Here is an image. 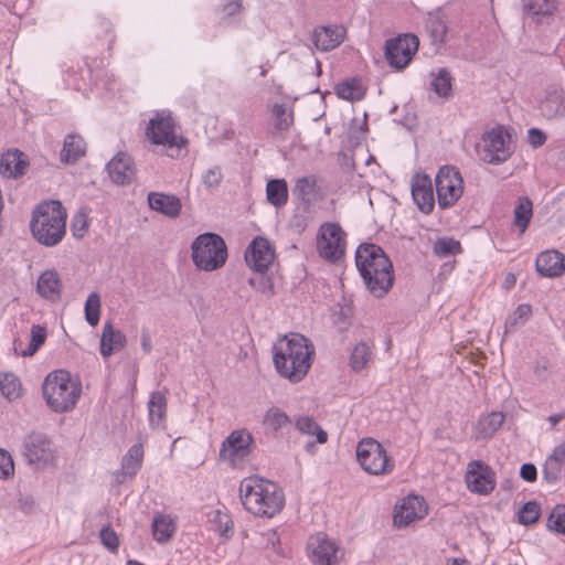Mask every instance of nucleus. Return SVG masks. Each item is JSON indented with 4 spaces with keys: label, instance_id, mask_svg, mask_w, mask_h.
<instances>
[{
    "label": "nucleus",
    "instance_id": "obj_44",
    "mask_svg": "<svg viewBox=\"0 0 565 565\" xmlns=\"http://www.w3.org/2000/svg\"><path fill=\"white\" fill-rule=\"evenodd\" d=\"M1 394L9 401H14L20 396L21 383L18 376L12 373H4L0 376Z\"/></svg>",
    "mask_w": 565,
    "mask_h": 565
},
{
    "label": "nucleus",
    "instance_id": "obj_26",
    "mask_svg": "<svg viewBox=\"0 0 565 565\" xmlns=\"http://www.w3.org/2000/svg\"><path fill=\"white\" fill-rule=\"evenodd\" d=\"M126 345V335L115 330L110 321L105 322L100 337V353L109 358L113 353L122 350Z\"/></svg>",
    "mask_w": 565,
    "mask_h": 565
},
{
    "label": "nucleus",
    "instance_id": "obj_53",
    "mask_svg": "<svg viewBox=\"0 0 565 565\" xmlns=\"http://www.w3.org/2000/svg\"><path fill=\"white\" fill-rule=\"evenodd\" d=\"M248 284L256 289L259 292L266 294V295H273V284L271 280L268 277L259 276L255 278H249Z\"/></svg>",
    "mask_w": 565,
    "mask_h": 565
},
{
    "label": "nucleus",
    "instance_id": "obj_58",
    "mask_svg": "<svg viewBox=\"0 0 565 565\" xmlns=\"http://www.w3.org/2000/svg\"><path fill=\"white\" fill-rule=\"evenodd\" d=\"M531 312L532 309L530 305H520L513 312V317L510 321L511 326L516 324L518 320H521L522 322L526 321L531 316Z\"/></svg>",
    "mask_w": 565,
    "mask_h": 565
},
{
    "label": "nucleus",
    "instance_id": "obj_10",
    "mask_svg": "<svg viewBox=\"0 0 565 565\" xmlns=\"http://www.w3.org/2000/svg\"><path fill=\"white\" fill-rule=\"evenodd\" d=\"M418 45L419 41L416 35H398L397 38L386 41L385 57L392 67L403 70L412 61L418 50Z\"/></svg>",
    "mask_w": 565,
    "mask_h": 565
},
{
    "label": "nucleus",
    "instance_id": "obj_16",
    "mask_svg": "<svg viewBox=\"0 0 565 565\" xmlns=\"http://www.w3.org/2000/svg\"><path fill=\"white\" fill-rule=\"evenodd\" d=\"M253 444V436L247 430L232 431L222 444L220 457L235 465L237 459L243 460L248 456Z\"/></svg>",
    "mask_w": 565,
    "mask_h": 565
},
{
    "label": "nucleus",
    "instance_id": "obj_55",
    "mask_svg": "<svg viewBox=\"0 0 565 565\" xmlns=\"http://www.w3.org/2000/svg\"><path fill=\"white\" fill-rule=\"evenodd\" d=\"M222 179L223 175L218 166H214L213 168L209 169L202 177L204 185L209 188L218 185Z\"/></svg>",
    "mask_w": 565,
    "mask_h": 565
},
{
    "label": "nucleus",
    "instance_id": "obj_14",
    "mask_svg": "<svg viewBox=\"0 0 565 565\" xmlns=\"http://www.w3.org/2000/svg\"><path fill=\"white\" fill-rule=\"evenodd\" d=\"M245 262L256 273L264 274L275 259V250L265 237H255L245 250Z\"/></svg>",
    "mask_w": 565,
    "mask_h": 565
},
{
    "label": "nucleus",
    "instance_id": "obj_42",
    "mask_svg": "<svg viewBox=\"0 0 565 565\" xmlns=\"http://www.w3.org/2000/svg\"><path fill=\"white\" fill-rule=\"evenodd\" d=\"M290 417L279 407L273 406L265 413L263 424L270 431H278L285 425L290 424Z\"/></svg>",
    "mask_w": 565,
    "mask_h": 565
},
{
    "label": "nucleus",
    "instance_id": "obj_22",
    "mask_svg": "<svg viewBox=\"0 0 565 565\" xmlns=\"http://www.w3.org/2000/svg\"><path fill=\"white\" fill-rule=\"evenodd\" d=\"M107 171L110 179L121 185L130 183L135 175L131 158L125 152H119L108 162Z\"/></svg>",
    "mask_w": 565,
    "mask_h": 565
},
{
    "label": "nucleus",
    "instance_id": "obj_2",
    "mask_svg": "<svg viewBox=\"0 0 565 565\" xmlns=\"http://www.w3.org/2000/svg\"><path fill=\"white\" fill-rule=\"evenodd\" d=\"M274 364L277 372L292 383L300 382L311 365L313 345L299 333L284 335L274 344Z\"/></svg>",
    "mask_w": 565,
    "mask_h": 565
},
{
    "label": "nucleus",
    "instance_id": "obj_24",
    "mask_svg": "<svg viewBox=\"0 0 565 565\" xmlns=\"http://www.w3.org/2000/svg\"><path fill=\"white\" fill-rule=\"evenodd\" d=\"M541 114L553 119L565 114V94L561 87L552 86L546 90L545 98L540 105Z\"/></svg>",
    "mask_w": 565,
    "mask_h": 565
},
{
    "label": "nucleus",
    "instance_id": "obj_3",
    "mask_svg": "<svg viewBox=\"0 0 565 565\" xmlns=\"http://www.w3.org/2000/svg\"><path fill=\"white\" fill-rule=\"evenodd\" d=\"M239 493L245 509L258 516L273 518L285 504V495L278 484L258 477L245 478Z\"/></svg>",
    "mask_w": 565,
    "mask_h": 565
},
{
    "label": "nucleus",
    "instance_id": "obj_49",
    "mask_svg": "<svg viewBox=\"0 0 565 565\" xmlns=\"http://www.w3.org/2000/svg\"><path fill=\"white\" fill-rule=\"evenodd\" d=\"M540 518V505L534 501L526 502L519 512V522L524 525L535 523Z\"/></svg>",
    "mask_w": 565,
    "mask_h": 565
},
{
    "label": "nucleus",
    "instance_id": "obj_51",
    "mask_svg": "<svg viewBox=\"0 0 565 565\" xmlns=\"http://www.w3.org/2000/svg\"><path fill=\"white\" fill-rule=\"evenodd\" d=\"M547 525L557 533L565 534V504H558L553 509Z\"/></svg>",
    "mask_w": 565,
    "mask_h": 565
},
{
    "label": "nucleus",
    "instance_id": "obj_56",
    "mask_svg": "<svg viewBox=\"0 0 565 565\" xmlns=\"http://www.w3.org/2000/svg\"><path fill=\"white\" fill-rule=\"evenodd\" d=\"M99 536H100L102 543L106 547H108L111 551L117 550V547L119 545V541H118L117 534L115 533L114 530H111L110 527H103L100 530Z\"/></svg>",
    "mask_w": 565,
    "mask_h": 565
},
{
    "label": "nucleus",
    "instance_id": "obj_48",
    "mask_svg": "<svg viewBox=\"0 0 565 565\" xmlns=\"http://www.w3.org/2000/svg\"><path fill=\"white\" fill-rule=\"evenodd\" d=\"M434 252L440 257L456 255L461 252V245L454 238H440L434 245Z\"/></svg>",
    "mask_w": 565,
    "mask_h": 565
},
{
    "label": "nucleus",
    "instance_id": "obj_60",
    "mask_svg": "<svg viewBox=\"0 0 565 565\" xmlns=\"http://www.w3.org/2000/svg\"><path fill=\"white\" fill-rule=\"evenodd\" d=\"M242 2L239 0H235V1H232V2H227L225 6H224V11L228 14V15H233V14H236V13H239L242 11Z\"/></svg>",
    "mask_w": 565,
    "mask_h": 565
},
{
    "label": "nucleus",
    "instance_id": "obj_21",
    "mask_svg": "<svg viewBox=\"0 0 565 565\" xmlns=\"http://www.w3.org/2000/svg\"><path fill=\"white\" fill-rule=\"evenodd\" d=\"M535 268L542 277H559L565 273V256L554 249L542 252L536 257Z\"/></svg>",
    "mask_w": 565,
    "mask_h": 565
},
{
    "label": "nucleus",
    "instance_id": "obj_25",
    "mask_svg": "<svg viewBox=\"0 0 565 565\" xmlns=\"http://www.w3.org/2000/svg\"><path fill=\"white\" fill-rule=\"evenodd\" d=\"M149 206L168 217H177L181 212V201L173 194L150 192L148 194Z\"/></svg>",
    "mask_w": 565,
    "mask_h": 565
},
{
    "label": "nucleus",
    "instance_id": "obj_8",
    "mask_svg": "<svg viewBox=\"0 0 565 565\" xmlns=\"http://www.w3.org/2000/svg\"><path fill=\"white\" fill-rule=\"evenodd\" d=\"M435 185L438 206L446 210L455 205L463 192V181L459 170L452 166L441 167L436 177Z\"/></svg>",
    "mask_w": 565,
    "mask_h": 565
},
{
    "label": "nucleus",
    "instance_id": "obj_39",
    "mask_svg": "<svg viewBox=\"0 0 565 565\" xmlns=\"http://www.w3.org/2000/svg\"><path fill=\"white\" fill-rule=\"evenodd\" d=\"M431 89L439 96L447 98L451 95L452 77L446 68H439L436 74L431 73Z\"/></svg>",
    "mask_w": 565,
    "mask_h": 565
},
{
    "label": "nucleus",
    "instance_id": "obj_36",
    "mask_svg": "<svg viewBox=\"0 0 565 565\" xmlns=\"http://www.w3.org/2000/svg\"><path fill=\"white\" fill-rule=\"evenodd\" d=\"M372 354L371 347L366 342L361 341L356 343L351 351L349 361V365L352 371L360 372L365 369L372 359Z\"/></svg>",
    "mask_w": 565,
    "mask_h": 565
},
{
    "label": "nucleus",
    "instance_id": "obj_62",
    "mask_svg": "<svg viewBox=\"0 0 565 565\" xmlns=\"http://www.w3.org/2000/svg\"><path fill=\"white\" fill-rule=\"evenodd\" d=\"M565 417V414H555L551 415L547 419L551 423L552 426L557 425L563 418Z\"/></svg>",
    "mask_w": 565,
    "mask_h": 565
},
{
    "label": "nucleus",
    "instance_id": "obj_11",
    "mask_svg": "<svg viewBox=\"0 0 565 565\" xmlns=\"http://www.w3.org/2000/svg\"><path fill=\"white\" fill-rule=\"evenodd\" d=\"M22 455L29 465L45 467L54 459L52 441L45 434L32 431L24 438Z\"/></svg>",
    "mask_w": 565,
    "mask_h": 565
},
{
    "label": "nucleus",
    "instance_id": "obj_57",
    "mask_svg": "<svg viewBox=\"0 0 565 565\" xmlns=\"http://www.w3.org/2000/svg\"><path fill=\"white\" fill-rule=\"evenodd\" d=\"M529 143L534 147H541L546 141V135L539 128H531L527 132Z\"/></svg>",
    "mask_w": 565,
    "mask_h": 565
},
{
    "label": "nucleus",
    "instance_id": "obj_50",
    "mask_svg": "<svg viewBox=\"0 0 565 565\" xmlns=\"http://www.w3.org/2000/svg\"><path fill=\"white\" fill-rule=\"evenodd\" d=\"M527 12L532 15H547L555 9V0H529Z\"/></svg>",
    "mask_w": 565,
    "mask_h": 565
},
{
    "label": "nucleus",
    "instance_id": "obj_4",
    "mask_svg": "<svg viewBox=\"0 0 565 565\" xmlns=\"http://www.w3.org/2000/svg\"><path fill=\"white\" fill-rule=\"evenodd\" d=\"M66 209L60 201H44L32 211L30 230L38 243L53 247L60 244L66 234Z\"/></svg>",
    "mask_w": 565,
    "mask_h": 565
},
{
    "label": "nucleus",
    "instance_id": "obj_7",
    "mask_svg": "<svg viewBox=\"0 0 565 565\" xmlns=\"http://www.w3.org/2000/svg\"><path fill=\"white\" fill-rule=\"evenodd\" d=\"M356 459L365 472L374 476L388 475L395 468L394 461L387 456L384 447L373 438L359 441Z\"/></svg>",
    "mask_w": 565,
    "mask_h": 565
},
{
    "label": "nucleus",
    "instance_id": "obj_47",
    "mask_svg": "<svg viewBox=\"0 0 565 565\" xmlns=\"http://www.w3.org/2000/svg\"><path fill=\"white\" fill-rule=\"evenodd\" d=\"M99 316H100V298L97 292H92L87 297V300L85 302V318L86 321L92 326L95 327L99 322Z\"/></svg>",
    "mask_w": 565,
    "mask_h": 565
},
{
    "label": "nucleus",
    "instance_id": "obj_54",
    "mask_svg": "<svg viewBox=\"0 0 565 565\" xmlns=\"http://www.w3.org/2000/svg\"><path fill=\"white\" fill-rule=\"evenodd\" d=\"M14 471V465L10 454L0 448V478H8Z\"/></svg>",
    "mask_w": 565,
    "mask_h": 565
},
{
    "label": "nucleus",
    "instance_id": "obj_61",
    "mask_svg": "<svg viewBox=\"0 0 565 565\" xmlns=\"http://www.w3.org/2000/svg\"><path fill=\"white\" fill-rule=\"evenodd\" d=\"M141 347L146 353L151 351V341L147 331H142L141 333Z\"/></svg>",
    "mask_w": 565,
    "mask_h": 565
},
{
    "label": "nucleus",
    "instance_id": "obj_27",
    "mask_svg": "<svg viewBox=\"0 0 565 565\" xmlns=\"http://www.w3.org/2000/svg\"><path fill=\"white\" fill-rule=\"evenodd\" d=\"M344 30L339 26H319L313 31L312 41L318 50L330 51L341 44Z\"/></svg>",
    "mask_w": 565,
    "mask_h": 565
},
{
    "label": "nucleus",
    "instance_id": "obj_29",
    "mask_svg": "<svg viewBox=\"0 0 565 565\" xmlns=\"http://www.w3.org/2000/svg\"><path fill=\"white\" fill-rule=\"evenodd\" d=\"M565 463V445H558L546 458L543 467V477L547 482H556L561 479Z\"/></svg>",
    "mask_w": 565,
    "mask_h": 565
},
{
    "label": "nucleus",
    "instance_id": "obj_13",
    "mask_svg": "<svg viewBox=\"0 0 565 565\" xmlns=\"http://www.w3.org/2000/svg\"><path fill=\"white\" fill-rule=\"evenodd\" d=\"M483 150L481 159L490 164H500L511 156L510 146L507 145L503 130L497 127L487 131L482 136Z\"/></svg>",
    "mask_w": 565,
    "mask_h": 565
},
{
    "label": "nucleus",
    "instance_id": "obj_9",
    "mask_svg": "<svg viewBox=\"0 0 565 565\" xmlns=\"http://www.w3.org/2000/svg\"><path fill=\"white\" fill-rule=\"evenodd\" d=\"M344 232L339 224L324 223L320 226L317 237L319 255L331 263L340 260L344 255Z\"/></svg>",
    "mask_w": 565,
    "mask_h": 565
},
{
    "label": "nucleus",
    "instance_id": "obj_34",
    "mask_svg": "<svg viewBox=\"0 0 565 565\" xmlns=\"http://www.w3.org/2000/svg\"><path fill=\"white\" fill-rule=\"evenodd\" d=\"M267 200L276 207L285 205L288 201V185L285 179H273L266 186Z\"/></svg>",
    "mask_w": 565,
    "mask_h": 565
},
{
    "label": "nucleus",
    "instance_id": "obj_18",
    "mask_svg": "<svg viewBox=\"0 0 565 565\" xmlns=\"http://www.w3.org/2000/svg\"><path fill=\"white\" fill-rule=\"evenodd\" d=\"M412 196L418 209L429 214L435 206L431 180L427 174L416 173L412 178Z\"/></svg>",
    "mask_w": 565,
    "mask_h": 565
},
{
    "label": "nucleus",
    "instance_id": "obj_45",
    "mask_svg": "<svg viewBox=\"0 0 565 565\" xmlns=\"http://www.w3.org/2000/svg\"><path fill=\"white\" fill-rule=\"evenodd\" d=\"M273 116L275 119V128L279 131L288 130L294 124V113L282 104L273 106Z\"/></svg>",
    "mask_w": 565,
    "mask_h": 565
},
{
    "label": "nucleus",
    "instance_id": "obj_52",
    "mask_svg": "<svg viewBox=\"0 0 565 565\" xmlns=\"http://www.w3.org/2000/svg\"><path fill=\"white\" fill-rule=\"evenodd\" d=\"M71 228H72L73 235L76 238H82L87 231L86 215L83 213L75 214L72 220Z\"/></svg>",
    "mask_w": 565,
    "mask_h": 565
},
{
    "label": "nucleus",
    "instance_id": "obj_63",
    "mask_svg": "<svg viewBox=\"0 0 565 565\" xmlns=\"http://www.w3.org/2000/svg\"><path fill=\"white\" fill-rule=\"evenodd\" d=\"M450 565H463L462 561L459 558H452Z\"/></svg>",
    "mask_w": 565,
    "mask_h": 565
},
{
    "label": "nucleus",
    "instance_id": "obj_43",
    "mask_svg": "<svg viewBox=\"0 0 565 565\" xmlns=\"http://www.w3.org/2000/svg\"><path fill=\"white\" fill-rule=\"evenodd\" d=\"M175 530L171 519L166 515H158L152 522L153 537L159 543L169 541Z\"/></svg>",
    "mask_w": 565,
    "mask_h": 565
},
{
    "label": "nucleus",
    "instance_id": "obj_32",
    "mask_svg": "<svg viewBox=\"0 0 565 565\" xmlns=\"http://www.w3.org/2000/svg\"><path fill=\"white\" fill-rule=\"evenodd\" d=\"M46 330L44 327L34 324L31 328V339L26 349H22V341L15 339L13 342L14 351L22 356H32L44 344Z\"/></svg>",
    "mask_w": 565,
    "mask_h": 565
},
{
    "label": "nucleus",
    "instance_id": "obj_12",
    "mask_svg": "<svg viewBox=\"0 0 565 565\" xmlns=\"http://www.w3.org/2000/svg\"><path fill=\"white\" fill-rule=\"evenodd\" d=\"M465 480L468 489L479 494H489L495 487L494 471L481 460L468 463Z\"/></svg>",
    "mask_w": 565,
    "mask_h": 565
},
{
    "label": "nucleus",
    "instance_id": "obj_59",
    "mask_svg": "<svg viewBox=\"0 0 565 565\" xmlns=\"http://www.w3.org/2000/svg\"><path fill=\"white\" fill-rule=\"evenodd\" d=\"M520 476L527 482L535 481L537 477L536 467L533 463H523L520 469Z\"/></svg>",
    "mask_w": 565,
    "mask_h": 565
},
{
    "label": "nucleus",
    "instance_id": "obj_46",
    "mask_svg": "<svg viewBox=\"0 0 565 565\" xmlns=\"http://www.w3.org/2000/svg\"><path fill=\"white\" fill-rule=\"evenodd\" d=\"M426 30L434 43H443L447 33L445 21L437 15H429L426 20Z\"/></svg>",
    "mask_w": 565,
    "mask_h": 565
},
{
    "label": "nucleus",
    "instance_id": "obj_5",
    "mask_svg": "<svg viewBox=\"0 0 565 565\" xmlns=\"http://www.w3.org/2000/svg\"><path fill=\"white\" fill-rule=\"evenodd\" d=\"M42 391L47 406L55 413L71 412L82 394L81 384L73 381L71 374L64 370L50 373Z\"/></svg>",
    "mask_w": 565,
    "mask_h": 565
},
{
    "label": "nucleus",
    "instance_id": "obj_35",
    "mask_svg": "<svg viewBox=\"0 0 565 565\" xmlns=\"http://www.w3.org/2000/svg\"><path fill=\"white\" fill-rule=\"evenodd\" d=\"M296 429L303 435H315L317 443L324 444L328 440V434L321 426L310 416H298L295 419Z\"/></svg>",
    "mask_w": 565,
    "mask_h": 565
},
{
    "label": "nucleus",
    "instance_id": "obj_33",
    "mask_svg": "<svg viewBox=\"0 0 565 565\" xmlns=\"http://www.w3.org/2000/svg\"><path fill=\"white\" fill-rule=\"evenodd\" d=\"M143 459V447L141 444L132 445L122 458L121 472L122 476L134 477L141 468Z\"/></svg>",
    "mask_w": 565,
    "mask_h": 565
},
{
    "label": "nucleus",
    "instance_id": "obj_30",
    "mask_svg": "<svg viewBox=\"0 0 565 565\" xmlns=\"http://www.w3.org/2000/svg\"><path fill=\"white\" fill-rule=\"evenodd\" d=\"M86 152V143L78 135H67L61 151V161L65 163L77 162Z\"/></svg>",
    "mask_w": 565,
    "mask_h": 565
},
{
    "label": "nucleus",
    "instance_id": "obj_19",
    "mask_svg": "<svg viewBox=\"0 0 565 565\" xmlns=\"http://www.w3.org/2000/svg\"><path fill=\"white\" fill-rule=\"evenodd\" d=\"M427 513V505L423 498L408 495L403 500L398 510L394 513V524L397 526H407L418 519H423Z\"/></svg>",
    "mask_w": 565,
    "mask_h": 565
},
{
    "label": "nucleus",
    "instance_id": "obj_15",
    "mask_svg": "<svg viewBox=\"0 0 565 565\" xmlns=\"http://www.w3.org/2000/svg\"><path fill=\"white\" fill-rule=\"evenodd\" d=\"M311 559L317 565H335L342 557L338 544L323 533L311 536L308 542Z\"/></svg>",
    "mask_w": 565,
    "mask_h": 565
},
{
    "label": "nucleus",
    "instance_id": "obj_6",
    "mask_svg": "<svg viewBox=\"0 0 565 565\" xmlns=\"http://www.w3.org/2000/svg\"><path fill=\"white\" fill-rule=\"evenodd\" d=\"M194 265L205 271H213L224 266L227 247L224 239L215 233L199 235L191 245Z\"/></svg>",
    "mask_w": 565,
    "mask_h": 565
},
{
    "label": "nucleus",
    "instance_id": "obj_40",
    "mask_svg": "<svg viewBox=\"0 0 565 565\" xmlns=\"http://www.w3.org/2000/svg\"><path fill=\"white\" fill-rule=\"evenodd\" d=\"M318 178L313 174L298 178L292 193L302 202L309 203L311 195L316 192Z\"/></svg>",
    "mask_w": 565,
    "mask_h": 565
},
{
    "label": "nucleus",
    "instance_id": "obj_20",
    "mask_svg": "<svg viewBox=\"0 0 565 565\" xmlns=\"http://www.w3.org/2000/svg\"><path fill=\"white\" fill-rule=\"evenodd\" d=\"M29 168L28 156L19 149H10L1 156L0 174L7 179H18Z\"/></svg>",
    "mask_w": 565,
    "mask_h": 565
},
{
    "label": "nucleus",
    "instance_id": "obj_1",
    "mask_svg": "<svg viewBox=\"0 0 565 565\" xmlns=\"http://www.w3.org/2000/svg\"><path fill=\"white\" fill-rule=\"evenodd\" d=\"M356 268L366 289L376 298L384 297L393 287L394 271L383 248L375 244H361L355 252Z\"/></svg>",
    "mask_w": 565,
    "mask_h": 565
},
{
    "label": "nucleus",
    "instance_id": "obj_23",
    "mask_svg": "<svg viewBox=\"0 0 565 565\" xmlns=\"http://www.w3.org/2000/svg\"><path fill=\"white\" fill-rule=\"evenodd\" d=\"M62 289L63 284L56 270L47 269L39 276L36 291L42 298L55 302L61 298Z\"/></svg>",
    "mask_w": 565,
    "mask_h": 565
},
{
    "label": "nucleus",
    "instance_id": "obj_37",
    "mask_svg": "<svg viewBox=\"0 0 565 565\" xmlns=\"http://www.w3.org/2000/svg\"><path fill=\"white\" fill-rule=\"evenodd\" d=\"M207 521L211 530L218 532L221 536L228 539L232 535L233 522L226 512L212 510L207 514Z\"/></svg>",
    "mask_w": 565,
    "mask_h": 565
},
{
    "label": "nucleus",
    "instance_id": "obj_28",
    "mask_svg": "<svg viewBox=\"0 0 565 565\" xmlns=\"http://www.w3.org/2000/svg\"><path fill=\"white\" fill-rule=\"evenodd\" d=\"M167 415V397L166 393L156 391L151 393L148 402L149 424L152 428H164Z\"/></svg>",
    "mask_w": 565,
    "mask_h": 565
},
{
    "label": "nucleus",
    "instance_id": "obj_64",
    "mask_svg": "<svg viewBox=\"0 0 565 565\" xmlns=\"http://www.w3.org/2000/svg\"><path fill=\"white\" fill-rule=\"evenodd\" d=\"M127 565H143V564L136 562V561H128Z\"/></svg>",
    "mask_w": 565,
    "mask_h": 565
},
{
    "label": "nucleus",
    "instance_id": "obj_17",
    "mask_svg": "<svg viewBox=\"0 0 565 565\" xmlns=\"http://www.w3.org/2000/svg\"><path fill=\"white\" fill-rule=\"evenodd\" d=\"M147 135L154 145L178 146L173 120L170 115L164 113L157 114L154 118L150 119Z\"/></svg>",
    "mask_w": 565,
    "mask_h": 565
},
{
    "label": "nucleus",
    "instance_id": "obj_41",
    "mask_svg": "<svg viewBox=\"0 0 565 565\" xmlns=\"http://www.w3.org/2000/svg\"><path fill=\"white\" fill-rule=\"evenodd\" d=\"M337 95L347 100H360L364 96V90L359 79L352 78L343 81L335 86Z\"/></svg>",
    "mask_w": 565,
    "mask_h": 565
},
{
    "label": "nucleus",
    "instance_id": "obj_31",
    "mask_svg": "<svg viewBox=\"0 0 565 565\" xmlns=\"http://www.w3.org/2000/svg\"><path fill=\"white\" fill-rule=\"evenodd\" d=\"M504 422V414L501 412H492L478 420L476 431L477 439H487L494 435Z\"/></svg>",
    "mask_w": 565,
    "mask_h": 565
},
{
    "label": "nucleus",
    "instance_id": "obj_38",
    "mask_svg": "<svg viewBox=\"0 0 565 565\" xmlns=\"http://www.w3.org/2000/svg\"><path fill=\"white\" fill-rule=\"evenodd\" d=\"M513 215L514 225L520 230V233H524L533 215L532 201L529 198L520 199L514 207Z\"/></svg>",
    "mask_w": 565,
    "mask_h": 565
}]
</instances>
